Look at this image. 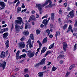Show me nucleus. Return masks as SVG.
Returning <instances> with one entry per match:
<instances>
[{
  "instance_id": "1",
  "label": "nucleus",
  "mask_w": 77,
  "mask_h": 77,
  "mask_svg": "<svg viewBox=\"0 0 77 77\" xmlns=\"http://www.w3.org/2000/svg\"><path fill=\"white\" fill-rule=\"evenodd\" d=\"M35 7L38 8V12L40 14H41L42 13V8L44 7V5H42L39 4H36Z\"/></svg>"
},
{
  "instance_id": "2",
  "label": "nucleus",
  "mask_w": 77,
  "mask_h": 77,
  "mask_svg": "<svg viewBox=\"0 0 77 77\" xmlns=\"http://www.w3.org/2000/svg\"><path fill=\"white\" fill-rule=\"evenodd\" d=\"M74 16V10H72L71 11H70L68 15H67L68 18H73Z\"/></svg>"
},
{
  "instance_id": "3",
  "label": "nucleus",
  "mask_w": 77,
  "mask_h": 77,
  "mask_svg": "<svg viewBox=\"0 0 77 77\" xmlns=\"http://www.w3.org/2000/svg\"><path fill=\"white\" fill-rule=\"evenodd\" d=\"M6 63L5 61H4L2 63H0V67H2V70L5 69V68L6 67Z\"/></svg>"
},
{
  "instance_id": "4",
  "label": "nucleus",
  "mask_w": 77,
  "mask_h": 77,
  "mask_svg": "<svg viewBox=\"0 0 77 77\" xmlns=\"http://www.w3.org/2000/svg\"><path fill=\"white\" fill-rule=\"evenodd\" d=\"M26 55L28 56H29L30 58L32 57H33L35 56V51H33L32 52H31V53H28L26 54Z\"/></svg>"
},
{
  "instance_id": "5",
  "label": "nucleus",
  "mask_w": 77,
  "mask_h": 77,
  "mask_svg": "<svg viewBox=\"0 0 77 77\" xmlns=\"http://www.w3.org/2000/svg\"><path fill=\"white\" fill-rule=\"evenodd\" d=\"M18 45L20 48H24V43L23 42H20L18 43Z\"/></svg>"
},
{
  "instance_id": "6",
  "label": "nucleus",
  "mask_w": 77,
  "mask_h": 77,
  "mask_svg": "<svg viewBox=\"0 0 77 77\" xmlns=\"http://www.w3.org/2000/svg\"><path fill=\"white\" fill-rule=\"evenodd\" d=\"M69 31H71V32H72V33L73 35H74V33H73V30H72V27L71 26V25H69L68 28L67 29V30L66 32L67 33H68Z\"/></svg>"
},
{
  "instance_id": "7",
  "label": "nucleus",
  "mask_w": 77,
  "mask_h": 77,
  "mask_svg": "<svg viewBox=\"0 0 77 77\" xmlns=\"http://www.w3.org/2000/svg\"><path fill=\"white\" fill-rule=\"evenodd\" d=\"M26 54H24L22 55L18 56L17 58H16V59L17 60H18V59H21V57L25 58V57H26Z\"/></svg>"
},
{
  "instance_id": "8",
  "label": "nucleus",
  "mask_w": 77,
  "mask_h": 77,
  "mask_svg": "<svg viewBox=\"0 0 77 77\" xmlns=\"http://www.w3.org/2000/svg\"><path fill=\"white\" fill-rule=\"evenodd\" d=\"M0 4L1 6L2 7V9H3L6 6V4L4 3V2H0Z\"/></svg>"
},
{
  "instance_id": "9",
  "label": "nucleus",
  "mask_w": 77,
  "mask_h": 77,
  "mask_svg": "<svg viewBox=\"0 0 77 77\" xmlns=\"http://www.w3.org/2000/svg\"><path fill=\"white\" fill-rule=\"evenodd\" d=\"M15 22L17 24H21V23L23 24V20H16L15 21Z\"/></svg>"
},
{
  "instance_id": "10",
  "label": "nucleus",
  "mask_w": 77,
  "mask_h": 77,
  "mask_svg": "<svg viewBox=\"0 0 77 77\" xmlns=\"http://www.w3.org/2000/svg\"><path fill=\"white\" fill-rule=\"evenodd\" d=\"M63 43L64 44L63 46V50L64 51H66V48H67L68 47L67 44L65 42H63Z\"/></svg>"
},
{
  "instance_id": "11",
  "label": "nucleus",
  "mask_w": 77,
  "mask_h": 77,
  "mask_svg": "<svg viewBox=\"0 0 77 77\" xmlns=\"http://www.w3.org/2000/svg\"><path fill=\"white\" fill-rule=\"evenodd\" d=\"M15 29L16 30V31L18 32L20 31V26L18 24H16L15 26Z\"/></svg>"
},
{
  "instance_id": "12",
  "label": "nucleus",
  "mask_w": 77,
  "mask_h": 77,
  "mask_svg": "<svg viewBox=\"0 0 77 77\" xmlns=\"http://www.w3.org/2000/svg\"><path fill=\"white\" fill-rule=\"evenodd\" d=\"M31 41L30 39H29L28 41H27V42L28 43V44L29 45V47L30 48L33 47V45H32V42H31Z\"/></svg>"
},
{
  "instance_id": "13",
  "label": "nucleus",
  "mask_w": 77,
  "mask_h": 77,
  "mask_svg": "<svg viewBox=\"0 0 77 77\" xmlns=\"http://www.w3.org/2000/svg\"><path fill=\"white\" fill-rule=\"evenodd\" d=\"M42 23L43 24H44L45 26H46L47 25V24L48 23V20L46 19H45L43 20Z\"/></svg>"
},
{
  "instance_id": "14",
  "label": "nucleus",
  "mask_w": 77,
  "mask_h": 77,
  "mask_svg": "<svg viewBox=\"0 0 77 77\" xmlns=\"http://www.w3.org/2000/svg\"><path fill=\"white\" fill-rule=\"evenodd\" d=\"M47 50V48L45 47H44L42 50L41 53V54H42V53H44L46 50Z\"/></svg>"
},
{
  "instance_id": "15",
  "label": "nucleus",
  "mask_w": 77,
  "mask_h": 77,
  "mask_svg": "<svg viewBox=\"0 0 77 77\" xmlns=\"http://www.w3.org/2000/svg\"><path fill=\"white\" fill-rule=\"evenodd\" d=\"M30 20H31V21H32V20L36 21V18L35 16L34 15H32L30 17Z\"/></svg>"
},
{
  "instance_id": "16",
  "label": "nucleus",
  "mask_w": 77,
  "mask_h": 77,
  "mask_svg": "<svg viewBox=\"0 0 77 77\" xmlns=\"http://www.w3.org/2000/svg\"><path fill=\"white\" fill-rule=\"evenodd\" d=\"M45 60H46V59L45 58L42 60L41 61L40 63V65H44V64H45Z\"/></svg>"
},
{
  "instance_id": "17",
  "label": "nucleus",
  "mask_w": 77,
  "mask_h": 77,
  "mask_svg": "<svg viewBox=\"0 0 77 77\" xmlns=\"http://www.w3.org/2000/svg\"><path fill=\"white\" fill-rule=\"evenodd\" d=\"M5 57V52L2 51L1 53L0 57L1 58H4Z\"/></svg>"
},
{
  "instance_id": "18",
  "label": "nucleus",
  "mask_w": 77,
  "mask_h": 77,
  "mask_svg": "<svg viewBox=\"0 0 77 77\" xmlns=\"http://www.w3.org/2000/svg\"><path fill=\"white\" fill-rule=\"evenodd\" d=\"M9 35V33L8 32L5 33L3 35V38L4 39H6L7 38V36Z\"/></svg>"
},
{
  "instance_id": "19",
  "label": "nucleus",
  "mask_w": 77,
  "mask_h": 77,
  "mask_svg": "<svg viewBox=\"0 0 77 77\" xmlns=\"http://www.w3.org/2000/svg\"><path fill=\"white\" fill-rule=\"evenodd\" d=\"M51 3H52V2H49V4L48 5V6L49 8H51V7L55 6L56 5V4H52Z\"/></svg>"
},
{
  "instance_id": "20",
  "label": "nucleus",
  "mask_w": 77,
  "mask_h": 77,
  "mask_svg": "<svg viewBox=\"0 0 77 77\" xmlns=\"http://www.w3.org/2000/svg\"><path fill=\"white\" fill-rule=\"evenodd\" d=\"M47 37H46V38H45L43 40V41L42 42V44H45V43H46V42H47L48 41H47Z\"/></svg>"
},
{
  "instance_id": "21",
  "label": "nucleus",
  "mask_w": 77,
  "mask_h": 77,
  "mask_svg": "<svg viewBox=\"0 0 77 77\" xmlns=\"http://www.w3.org/2000/svg\"><path fill=\"white\" fill-rule=\"evenodd\" d=\"M5 43L6 47L8 48V47H9V41L8 40H7L5 42Z\"/></svg>"
},
{
  "instance_id": "22",
  "label": "nucleus",
  "mask_w": 77,
  "mask_h": 77,
  "mask_svg": "<svg viewBox=\"0 0 77 77\" xmlns=\"http://www.w3.org/2000/svg\"><path fill=\"white\" fill-rule=\"evenodd\" d=\"M51 1V0H47L45 2V4H43V6H45L47 5L48 3L49 4V2H50Z\"/></svg>"
},
{
  "instance_id": "23",
  "label": "nucleus",
  "mask_w": 77,
  "mask_h": 77,
  "mask_svg": "<svg viewBox=\"0 0 77 77\" xmlns=\"http://www.w3.org/2000/svg\"><path fill=\"white\" fill-rule=\"evenodd\" d=\"M29 37L32 40H35V39H34V36H33V34H31L30 35Z\"/></svg>"
},
{
  "instance_id": "24",
  "label": "nucleus",
  "mask_w": 77,
  "mask_h": 77,
  "mask_svg": "<svg viewBox=\"0 0 77 77\" xmlns=\"http://www.w3.org/2000/svg\"><path fill=\"white\" fill-rule=\"evenodd\" d=\"M23 34L24 35H25L26 36H27V35H29V32L28 31H24L23 32Z\"/></svg>"
},
{
  "instance_id": "25",
  "label": "nucleus",
  "mask_w": 77,
  "mask_h": 77,
  "mask_svg": "<svg viewBox=\"0 0 77 77\" xmlns=\"http://www.w3.org/2000/svg\"><path fill=\"white\" fill-rule=\"evenodd\" d=\"M50 53H51V52H50V51H48L46 53L45 55V56H43V57H45L48 54H50Z\"/></svg>"
},
{
  "instance_id": "26",
  "label": "nucleus",
  "mask_w": 77,
  "mask_h": 77,
  "mask_svg": "<svg viewBox=\"0 0 77 77\" xmlns=\"http://www.w3.org/2000/svg\"><path fill=\"white\" fill-rule=\"evenodd\" d=\"M20 50H18L16 54V58H18V57L19 56V55L20 54Z\"/></svg>"
},
{
  "instance_id": "27",
  "label": "nucleus",
  "mask_w": 77,
  "mask_h": 77,
  "mask_svg": "<svg viewBox=\"0 0 77 77\" xmlns=\"http://www.w3.org/2000/svg\"><path fill=\"white\" fill-rule=\"evenodd\" d=\"M44 73V72H41L38 73V75L40 76V77H42L43 76V74Z\"/></svg>"
},
{
  "instance_id": "28",
  "label": "nucleus",
  "mask_w": 77,
  "mask_h": 77,
  "mask_svg": "<svg viewBox=\"0 0 77 77\" xmlns=\"http://www.w3.org/2000/svg\"><path fill=\"white\" fill-rule=\"evenodd\" d=\"M37 42L39 44V48H41V47H42V43L39 41L38 40L37 41Z\"/></svg>"
},
{
  "instance_id": "29",
  "label": "nucleus",
  "mask_w": 77,
  "mask_h": 77,
  "mask_svg": "<svg viewBox=\"0 0 77 77\" xmlns=\"http://www.w3.org/2000/svg\"><path fill=\"white\" fill-rule=\"evenodd\" d=\"M21 10V7H18L17 9V13H19Z\"/></svg>"
},
{
  "instance_id": "30",
  "label": "nucleus",
  "mask_w": 77,
  "mask_h": 77,
  "mask_svg": "<svg viewBox=\"0 0 77 77\" xmlns=\"http://www.w3.org/2000/svg\"><path fill=\"white\" fill-rule=\"evenodd\" d=\"M75 66V64L72 65L69 67V70H71V69H72V68H73Z\"/></svg>"
},
{
  "instance_id": "31",
  "label": "nucleus",
  "mask_w": 77,
  "mask_h": 77,
  "mask_svg": "<svg viewBox=\"0 0 77 77\" xmlns=\"http://www.w3.org/2000/svg\"><path fill=\"white\" fill-rule=\"evenodd\" d=\"M68 27V25L66 24H65L63 27V30H65L66 28Z\"/></svg>"
},
{
  "instance_id": "32",
  "label": "nucleus",
  "mask_w": 77,
  "mask_h": 77,
  "mask_svg": "<svg viewBox=\"0 0 77 77\" xmlns=\"http://www.w3.org/2000/svg\"><path fill=\"white\" fill-rule=\"evenodd\" d=\"M54 46V43L51 44L50 46L49 49H51Z\"/></svg>"
},
{
  "instance_id": "33",
  "label": "nucleus",
  "mask_w": 77,
  "mask_h": 77,
  "mask_svg": "<svg viewBox=\"0 0 77 77\" xmlns=\"http://www.w3.org/2000/svg\"><path fill=\"white\" fill-rule=\"evenodd\" d=\"M51 19H54V14L53 13L51 14Z\"/></svg>"
},
{
  "instance_id": "34",
  "label": "nucleus",
  "mask_w": 77,
  "mask_h": 77,
  "mask_svg": "<svg viewBox=\"0 0 77 77\" xmlns=\"http://www.w3.org/2000/svg\"><path fill=\"white\" fill-rule=\"evenodd\" d=\"M36 33L37 35H39L41 33V31L39 29H37L36 30Z\"/></svg>"
},
{
  "instance_id": "35",
  "label": "nucleus",
  "mask_w": 77,
  "mask_h": 77,
  "mask_svg": "<svg viewBox=\"0 0 77 77\" xmlns=\"http://www.w3.org/2000/svg\"><path fill=\"white\" fill-rule=\"evenodd\" d=\"M76 49H77V44H75L74 46L73 51H75Z\"/></svg>"
},
{
  "instance_id": "36",
  "label": "nucleus",
  "mask_w": 77,
  "mask_h": 77,
  "mask_svg": "<svg viewBox=\"0 0 77 77\" xmlns=\"http://www.w3.org/2000/svg\"><path fill=\"white\" fill-rule=\"evenodd\" d=\"M3 29L4 32H7V31L9 30V29H8V28H4Z\"/></svg>"
},
{
  "instance_id": "37",
  "label": "nucleus",
  "mask_w": 77,
  "mask_h": 77,
  "mask_svg": "<svg viewBox=\"0 0 77 77\" xmlns=\"http://www.w3.org/2000/svg\"><path fill=\"white\" fill-rule=\"evenodd\" d=\"M46 32L47 33H48V35L49 36V34H50V29H48L46 31Z\"/></svg>"
},
{
  "instance_id": "38",
  "label": "nucleus",
  "mask_w": 77,
  "mask_h": 77,
  "mask_svg": "<svg viewBox=\"0 0 77 77\" xmlns=\"http://www.w3.org/2000/svg\"><path fill=\"white\" fill-rule=\"evenodd\" d=\"M56 69H57V68L56 67H54V66H53V68H52V70L53 71H56Z\"/></svg>"
},
{
  "instance_id": "39",
  "label": "nucleus",
  "mask_w": 77,
  "mask_h": 77,
  "mask_svg": "<svg viewBox=\"0 0 77 77\" xmlns=\"http://www.w3.org/2000/svg\"><path fill=\"white\" fill-rule=\"evenodd\" d=\"M17 20H22V18L20 17H17Z\"/></svg>"
},
{
  "instance_id": "40",
  "label": "nucleus",
  "mask_w": 77,
  "mask_h": 77,
  "mask_svg": "<svg viewBox=\"0 0 77 77\" xmlns=\"http://www.w3.org/2000/svg\"><path fill=\"white\" fill-rule=\"evenodd\" d=\"M25 39V37L24 36H23L20 39V41H23Z\"/></svg>"
},
{
  "instance_id": "41",
  "label": "nucleus",
  "mask_w": 77,
  "mask_h": 77,
  "mask_svg": "<svg viewBox=\"0 0 77 77\" xmlns=\"http://www.w3.org/2000/svg\"><path fill=\"white\" fill-rule=\"evenodd\" d=\"M24 71L25 72H28V70L27 69H25L24 70Z\"/></svg>"
},
{
  "instance_id": "42",
  "label": "nucleus",
  "mask_w": 77,
  "mask_h": 77,
  "mask_svg": "<svg viewBox=\"0 0 77 77\" xmlns=\"http://www.w3.org/2000/svg\"><path fill=\"white\" fill-rule=\"evenodd\" d=\"M20 68H16L15 69L14 71H19V70H20Z\"/></svg>"
},
{
  "instance_id": "43",
  "label": "nucleus",
  "mask_w": 77,
  "mask_h": 77,
  "mask_svg": "<svg viewBox=\"0 0 77 77\" xmlns=\"http://www.w3.org/2000/svg\"><path fill=\"white\" fill-rule=\"evenodd\" d=\"M48 17V16L47 14H46L45 16H44V17H42V19H44V18H47Z\"/></svg>"
},
{
  "instance_id": "44",
  "label": "nucleus",
  "mask_w": 77,
  "mask_h": 77,
  "mask_svg": "<svg viewBox=\"0 0 77 77\" xmlns=\"http://www.w3.org/2000/svg\"><path fill=\"white\" fill-rule=\"evenodd\" d=\"M25 29H27V28H28V25H27V23H26L25 24Z\"/></svg>"
},
{
  "instance_id": "45",
  "label": "nucleus",
  "mask_w": 77,
  "mask_h": 77,
  "mask_svg": "<svg viewBox=\"0 0 77 77\" xmlns=\"http://www.w3.org/2000/svg\"><path fill=\"white\" fill-rule=\"evenodd\" d=\"M14 24L13 23L12 24V26L11 28V31H12V29H14Z\"/></svg>"
},
{
  "instance_id": "46",
  "label": "nucleus",
  "mask_w": 77,
  "mask_h": 77,
  "mask_svg": "<svg viewBox=\"0 0 77 77\" xmlns=\"http://www.w3.org/2000/svg\"><path fill=\"white\" fill-rule=\"evenodd\" d=\"M20 2L19 1H18L17 3L16 4V7H17L18 6V5H19L20 3Z\"/></svg>"
},
{
  "instance_id": "47",
  "label": "nucleus",
  "mask_w": 77,
  "mask_h": 77,
  "mask_svg": "<svg viewBox=\"0 0 77 77\" xmlns=\"http://www.w3.org/2000/svg\"><path fill=\"white\" fill-rule=\"evenodd\" d=\"M59 14H62V11L61 10H60L59 11Z\"/></svg>"
},
{
  "instance_id": "48",
  "label": "nucleus",
  "mask_w": 77,
  "mask_h": 77,
  "mask_svg": "<svg viewBox=\"0 0 77 77\" xmlns=\"http://www.w3.org/2000/svg\"><path fill=\"white\" fill-rule=\"evenodd\" d=\"M3 30V29H2L1 30V31H0V33H3L4 32Z\"/></svg>"
},
{
  "instance_id": "49",
  "label": "nucleus",
  "mask_w": 77,
  "mask_h": 77,
  "mask_svg": "<svg viewBox=\"0 0 77 77\" xmlns=\"http://www.w3.org/2000/svg\"><path fill=\"white\" fill-rule=\"evenodd\" d=\"M58 35V33H57V32H56V33L55 35V36L56 38H57V36Z\"/></svg>"
},
{
  "instance_id": "50",
  "label": "nucleus",
  "mask_w": 77,
  "mask_h": 77,
  "mask_svg": "<svg viewBox=\"0 0 77 77\" xmlns=\"http://www.w3.org/2000/svg\"><path fill=\"white\" fill-rule=\"evenodd\" d=\"M74 26L75 27H76V26H77V20H75V24L74 25Z\"/></svg>"
},
{
  "instance_id": "51",
  "label": "nucleus",
  "mask_w": 77,
  "mask_h": 77,
  "mask_svg": "<svg viewBox=\"0 0 77 77\" xmlns=\"http://www.w3.org/2000/svg\"><path fill=\"white\" fill-rule=\"evenodd\" d=\"M22 8H25V6L24 5V3L22 4Z\"/></svg>"
},
{
  "instance_id": "52",
  "label": "nucleus",
  "mask_w": 77,
  "mask_h": 77,
  "mask_svg": "<svg viewBox=\"0 0 77 77\" xmlns=\"http://www.w3.org/2000/svg\"><path fill=\"white\" fill-rule=\"evenodd\" d=\"M41 65V64L40 63H38L36 64V66H39V65Z\"/></svg>"
},
{
  "instance_id": "53",
  "label": "nucleus",
  "mask_w": 77,
  "mask_h": 77,
  "mask_svg": "<svg viewBox=\"0 0 77 77\" xmlns=\"http://www.w3.org/2000/svg\"><path fill=\"white\" fill-rule=\"evenodd\" d=\"M68 6V4L66 3H64V6H65V7H66Z\"/></svg>"
},
{
  "instance_id": "54",
  "label": "nucleus",
  "mask_w": 77,
  "mask_h": 77,
  "mask_svg": "<svg viewBox=\"0 0 77 77\" xmlns=\"http://www.w3.org/2000/svg\"><path fill=\"white\" fill-rule=\"evenodd\" d=\"M36 17L37 18H39V14H36Z\"/></svg>"
},
{
  "instance_id": "55",
  "label": "nucleus",
  "mask_w": 77,
  "mask_h": 77,
  "mask_svg": "<svg viewBox=\"0 0 77 77\" xmlns=\"http://www.w3.org/2000/svg\"><path fill=\"white\" fill-rule=\"evenodd\" d=\"M69 72L67 73L66 75V77H68V75H69Z\"/></svg>"
},
{
  "instance_id": "56",
  "label": "nucleus",
  "mask_w": 77,
  "mask_h": 77,
  "mask_svg": "<svg viewBox=\"0 0 77 77\" xmlns=\"http://www.w3.org/2000/svg\"><path fill=\"white\" fill-rule=\"evenodd\" d=\"M71 10V8L69 7H67V11H69Z\"/></svg>"
},
{
  "instance_id": "57",
  "label": "nucleus",
  "mask_w": 77,
  "mask_h": 77,
  "mask_svg": "<svg viewBox=\"0 0 77 77\" xmlns=\"http://www.w3.org/2000/svg\"><path fill=\"white\" fill-rule=\"evenodd\" d=\"M23 25L22 24L20 26V29L21 30L23 29Z\"/></svg>"
},
{
  "instance_id": "58",
  "label": "nucleus",
  "mask_w": 77,
  "mask_h": 77,
  "mask_svg": "<svg viewBox=\"0 0 77 77\" xmlns=\"http://www.w3.org/2000/svg\"><path fill=\"white\" fill-rule=\"evenodd\" d=\"M27 10V9H25L23 10L22 11H21V12L22 13H23V12H26V10Z\"/></svg>"
},
{
  "instance_id": "59",
  "label": "nucleus",
  "mask_w": 77,
  "mask_h": 77,
  "mask_svg": "<svg viewBox=\"0 0 77 77\" xmlns=\"http://www.w3.org/2000/svg\"><path fill=\"white\" fill-rule=\"evenodd\" d=\"M5 12L6 13H7V14H9V13L10 12V11H7V10H6V11H5Z\"/></svg>"
},
{
  "instance_id": "60",
  "label": "nucleus",
  "mask_w": 77,
  "mask_h": 77,
  "mask_svg": "<svg viewBox=\"0 0 77 77\" xmlns=\"http://www.w3.org/2000/svg\"><path fill=\"white\" fill-rule=\"evenodd\" d=\"M53 35L52 34H51L49 35V38H53Z\"/></svg>"
},
{
  "instance_id": "61",
  "label": "nucleus",
  "mask_w": 77,
  "mask_h": 77,
  "mask_svg": "<svg viewBox=\"0 0 77 77\" xmlns=\"http://www.w3.org/2000/svg\"><path fill=\"white\" fill-rule=\"evenodd\" d=\"M7 26V25H6V24H5V25H4L2 26V27H6V26Z\"/></svg>"
},
{
  "instance_id": "62",
  "label": "nucleus",
  "mask_w": 77,
  "mask_h": 77,
  "mask_svg": "<svg viewBox=\"0 0 77 77\" xmlns=\"http://www.w3.org/2000/svg\"><path fill=\"white\" fill-rule=\"evenodd\" d=\"M58 21L59 23H61V20H60V18H59L58 19Z\"/></svg>"
},
{
  "instance_id": "63",
  "label": "nucleus",
  "mask_w": 77,
  "mask_h": 77,
  "mask_svg": "<svg viewBox=\"0 0 77 77\" xmlns=\"http://www.w3.org/2000/svg\"><path fill=\"white\" fill-rule=\"evenodd\" d=\"M41 27H44V25H43V24H41L40 25Z\"/></svg>"
},
{
  "instance_id": "64",
  "label": "nucleus",
  "mask_w": 77,
  "mask_h": 77,
  "mask_svg": "<svg viewBox=\"0 0 77 77\" xmlns=\"http://www.w3.org/2000/svg\"><path fill=\"white\" fill-rule=\"evenodd\" d=\"M25 77H29V75L26 74L25 75Z\"/></svg>"
}]
</instances>
